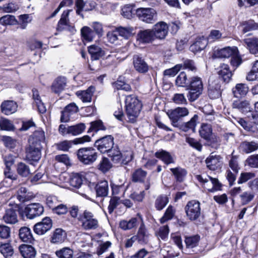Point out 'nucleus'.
<instances>
[{"label":"nucleus","instance_id":"nucleus-19","mask_svg":"<svg viewBox=\"0 0 258 258\" xmlns=\"http://www.w3.org/2000/svg\"><path fill=\"white\" fill-rule=\"evenodd\" d=\"M237 52L236 47H226L215 51L213 57L215 58H228L235 54Z\"/></svg>","mask_w":258,"mask_h":258},{"label":"nucleus","instance_id":"nucleus-12","mask_svg":"<svg viewBox=\"0 0 258 258\" xmlns=\"http://www.w3.org/2000/svg\"><path fill=\"white\" fill-rule=\"evenodd\" d=\"M143 222L142 216L138 214L135 217H132L128 220H123L120 221L119 227L123 230H129L136 228L140 223Z\"/></svg>","mask_w":258,"mask_h":258},{"label":"nucleus","instance_id":"nucleus-4","mask_svg":"<svg viewBox=\"0 0 258 258\" xmlns=\"http://www.w3.org/2000/svg\"><path fill=\"white\" fill-rule=\"evenodd\" d=\"M196 179L202 183L205 189L210 192H214L221 190L222 184L217 178H213L209 176L204 178L202 175H198L196 176Z\"/></svg>","mask_w":258,"mask_h":258},{"label":"nucleus","instance_id":"nucleus-38","mask_svg":"<svg viewBox=\"0 0 258 258\" xmlns=\"http://www.w3.org/2000/svg\"><path fill=\"white\" fill-rule=\"evenodd\" d=\"M20 251L24 258H34L36 251L33 247L28 245H22Z\"/></svg>","mask_w":258,"mask_h":258},{"label":"nucleus","instance_id":"nucleus-10","mask_svg":"<svg viewBox=\"0 0 258 258\" xmlns=\"http://www.w3.org/2000/svg\"><path fill=\"white\" fill-rule=\"evenodd\" d=\"M44 212L43 206L39 203H32L28 205L25 208L24 213L26 217L32 219L41 216Z\"/></svg>","mask_w":258,"mask_h":258},{"label":"nucleus","instance_id":"nucleus-2","mask_svg":"<svg viewBox=\"0 0 258 258\" xmlns=\"http://www.w3.org/2000/svg\"><path fill=\"white\" fill-rule=\"evenodd\" d=\"M78 220L82 228L85 230H94L99 226L98 221L94 215L87 210L79 215Z\"/></svg>","mask_w":258,"mask_h":258},{"label":"nucleus","instance_id":"nucleus-64","mask_svg":"<svg viewBox=\"0 0 258 258\" xmlns=\"http://www.w3.org/2000/svg\"><path fill=\"white\" fill-rule=\"evenodd\" d=\"M246 162L252 168H258V154L249 156L246 160Z\"/></svg>","mask_w":258,"mask_h":258},{"label":"nucleus","instance_id":"nucleus-50","mask_svg":"<svg viewBox=\"0 0 258 258\" xmlns=\"http://www.w3.org/2000/svg\"><path fill=\"white\" fill-rule=\"evenodd\" d=\"M58 258H73L74 252L69 247H64L55 252Z\"/></svg>","mask_w":258,"mask_h":258},{"label":"nucleus","instance_id":"nucleus-8","mask_svg":"<svg viewBox=\"0 0 258 258\" xmlns=\"http://www.w3.org/2000/svg\"><path fill=\"white\" fill-rule=\"evenodd\" d=\"M167 114L171 122V124L177 127L180 124L179 120L187 116L188 114V111L185 107H177L173 110L168 111Z\"/></svg>","mask_w":258,"mask_h":258},{"label":"nucleus","instance_id":"nucleus-52","mask_svg":"<svg viewBox=\"0 0 258 258\" xmlns=\"http://www.w3.org/2000/svg\"><path fill=\"white\" fill-rule=\"evenodd\" d=\"M0 252L6 258L11 256L13 254V249L9 243H4L0 245Z\"/></svg>","mask_w":258,"mask_h":258},{"label":"nucleus","instance_id":"nucleus-20","mask_svg":"<svg viewBox=\"0 0 258 258\" xmlns=\"http://www.w3.org/2000/svg\"><path fill=\"white\" fill-rule=\"evenodd\" d=\"M136 240L141 244H147L149 241V234L146 229L144 222L141 224L136 235H134Z\"/></svg>","mask_w":258,"mask_h":258},{"label":"nucleus","instance_id":"nucleus-57","mask_svg":"<svg viewBox=\"0 0 258 258\" xmlns=\"http://www.w3.org/2000/svg\"><path fill=\"white\" fill-rule=\"evenodd\" d=\"M16 23L17 20L12 15H7L0 18V24L3 25H13Z\"/></svg>","mask_w":258,"mask_h":258},{"label":"nucleus","instance_id":"nucleus-63","mask_svg":"<svg viewBox=\"0 0 258 258\" xmlns=\"http://www.w3.org/2000/svg\"><path fill=\"white\" fill-rule=\"evenodd\" d=\"M59 203L57 198L54 196H48L46 199V204L47 206L52 210L55 208Z\"/></svg>","mask_w":258,"mask_h":258},{"label":"nucleus","instance_id":"nucleus-61","mask_svg":"<svg viewBox=\"0 0 258 258\" xmlns=\"http://www.w3.org/2000/svg\"><path fill=\"white\" fill-rule=\"evenodd\" d=\"M182 69V64H177L172 68L165 70L164 71V75L169 77H173Z\"/></svg>","mask_w":258,"mask_h":258},{"label":"nucleus","instance_id":"nucleus-56","mask_svg":"<svg viewBox=\"0 0 258 258\" xmlns=\"http://www.w3.org/2000/svg\"><path fill=\"white\" fill-rule=\"evenodd\" d=\"M187 75L184 72H181L176 79V84L180 87H185L189 84Z\"/></svg>","mask_w":258,"mask_h":258},{"label":"nucleus","instance_id":"nucleus-6","mask_svg":"<svg viewBox=\"0 0 258 258\" xmlns=\"http://www.w3.org/2000/svg\"><path fill=\"white\" fill-rule=\"evenodd\" d=\"M138 18L147 23H152L156 20V11L152 8H140L136 10Z\"/></svg>","mask_w":258,"mask_h":258},{"label":"nucleus","instance_id":"nucleus-46","mask_svg":"<svg viewBox=\"0 0 258 258\" xmlns=\"http://www.w3.org/2000/svg\"><path fill=\"white\" fill-rule=\"evenodd\" d=\"M169 202V199L166 195H160L158 196L155 202V207L157 210H162Z\"/></svg>","mask_w":258,"mask_h":258},{"label":"nucleus","instance_id":"nucleus-36","mask_svg":"<svg viewBox=\"0 0 258 258\" xmlns=\"http://www.w3.org/2000/svg\"><path fill=\"white\" fill-rule=\"evenodd\" d=\"M249 91L248 86L243 83H239L236 84V85L232 89V92L234 95V97L244 96L247 95Z\"/></svg>","mask_w":258,"mask_h":258},{"label":"nucleus","instance_id":"nucleus-24","mask_svg":"<svg viewBox=\"0 0 258 258\" xmlns=\"http://www.w3.org/2000/svg\"><path fill=\"white\" fill-rule=\"evenodd\" d=\"M17 199L20 202L24 203L34 198V194L28 190L25 187H20L17 191Z\"/></svg>","mask_w":258,"mask_h":258},{"label":"nucleus","instance_id":"nucleus-22","mask_svg":"<svg viewBox=\"0 0 258 258\" xmlns=\"http://www.w3.org/2000/svg\"><path fill=\"white\" fill-rule=\"evenodd\" d=\"M67 80L64 77L60 76L57 77L53 82L51 86V90L54 93L58 94L66 87Z\"/></svg>","mask_w":258,"mask_h":258},{"label":"nucleus","instance_id":"nucleus-7","mask_svg":"<svg viewBox=\"0 0 258 258\" xmlns=\"http://www.w3.org/2000/svg\"><path fill=\"white\" fill-rule=\"evenodd\" d=\"M114 145V138L111 135L105 136L97 140L95 143L94 146L101 153H107Z\"/></svg>","mask_w":258,"mask_h":258},{"label":"nucleus","instance_id":"nucleus-40","mask_svg":"<svg viewBox=\"0 0 258 258\" xmlns=\"http://www.w3.org/2000/svg\"><path fill=\"white\" fill-rule=\"evenodd\" d=\"M147 172L141 168L136 169L132 174V178L135 182H144Z\"/></svg>","mask_w":258,"mask_h":258},{"label":"nucleus","instance_id":"nucleus-32","mask_svg":"<svg viewBox=\"0 0 258 258\" xmlns=\"http://www.w3.org/2000/svg\"><path fill=\"white\" fill-rule=\"evenodd\" d=\"M238 28L241 31L242 33L244 34L250 31L258 29V23L252 20L244 21L239 24Z\"/></svg>","mask_w":258,"mask_h":258},{"label":"nucleus","instance_id":"nucleus-28","mask_svg":"<svg viewBox=\"0 0 258 258\" xmlns=\"http://www.w3.org/2000/svg\"><path fill=\"white\" fill-rule=\"evenodd\" d=\"M170 170L174 176L176 181L179 182L183 181L187 174V170L180 166L171 168Z\"/></svg>","mask_w":258,"mask_h":258},{"label":"nucleus","instance_id":"nucleus-29","mask_svg":"<svg viewBox=\"0 0 258 258\" xmlns=\"http://www.w3.org/2000/svg\"><path fill=\"white\" fill-rule=\"evenodd\" d=\"M17 107L14 101H6L1 105L2 111L6 115L11 114L16 111Z\"/></svg>","mask_w":258,"mask_h":258},{"label":"nucleus","instance_id":"nucleus-62","mask_svg":"<svg viewBox=\"0 0 258 258\" xmlns=\"http://www.w3.org/2000/svg\"><path fill=\"white\" fill-rule=\"evenodd\" d=\"M222 34L219 30H212L211 31L207 39L208 42H214L219 40L221 38H222Z\"/></svg>","mask_w":258,"mask_h":258},{"label":"nucleus","instance_id":"nucleus-54","mask_svg":"<svg viewBox=\"0 0 258 258\" xmlns=\"http://www.w3.org/2000/svg\"><path fill=\"white\" fill-rule=\"evenodd\" d=\"M175 212V209L171 206H169L166 209L164 215L160 219V222L164 223L173 218Z\"/></svg>","mask_w":258,"mask_h":258},{"label":"nucleus","instance_id":"nucleus-14","mask_svg":"<svg viewBox=\"0 0 258 258\" xmlns=\"http://www.w3.org/2000/svg\"><path fill=\"white\" fill-rule=\"evenodd\" d=\"M205 162L207 168L212 171L220 169L223 165L222 158L220 155H213V153L207 158Z\"/></svg>","mask_w":258,"mask_h":258},{"label":"nucleus","instance_id":"nucleus-25","mask_svg":"<svg viewBox=\"0 0 258 258\" xmlns=\"http://www.w3.org/2000/svg\"><path fill=\"white\" fill-rule=\"evenodd\" d=\"M155 39L154 32L151 29L141 31L138 34V40L142 43H150Z\"/></svg>","mask_w":258,"mask_h":258},{"label":"nucleus","instance_id":"nucleus-31","mask_svg":"<svg viewBox=\"0 0 258 258\" xmlns=\"http://www.w3.org/2000/svg\"><path fill=\"white\" fill-rule=\"evenodd\" d=\"M239 148L242 152L248 154L258 149V143L253 141H244L241 143Z\"/></svg>","mask_w":258,"mask_h":258},{"label":"nucleus","instance_id":"nucleus-26","mask_svg":"<svg viewBox=\"0 0 258 258\" xmlns=\"http://www.w3.org/2000/svg\"><path fill=\"white\" fill-rule=\"evenodd\" d=\"M218 74L226 83H228L232 76V72L230 70L228 64H222L218 68Z\"/></svg>","mask_w":258,"mask_h":258},{"label":"nucleus","instance_id":"nucleus-43","mask_svg":"<svg viewBox=\"0 0 258 258\" xmlns=\"http://www.w3.org/2000/svg\"><path fill=\"white\" fill-rule=\"evenodd\" d=\"M107 153L113 163H119L120 162L121 153L117 147L113 148V147Z\"/></svg>","mask_w":258,"mask_h":258},{"label":"nucleus","instance_id":"nucleus-48","mask_svg":"<svg viewBox=\"0 0 258 258\" xmlns=\"http://www.w3.org/2000/svg\"><path fill=\"white\" fill-rule=\"evenodd\" d=\"M85 128V124L83 123H80L74 125L69 126L68 131L70 134L77 136L82 133Z\"/></svg>","mask_w":258,"mask_h":258},{"label":"nucleus","instance_id":"nucleus-44","mask_svg":"<svg viewBox=\"0 0 258 258\" xmlns=\"http://www.w3.org/2000/svg\"><path fill=\"white\" fill-rule=\"evenodd\" d=\"M71 10H67L64 11L61 15V18L58 22L57 25V30L61 31L63 29H66L69 26V19L68 16Z\"/></svg>","mask_w":258,"mask_h":258},{"label":"nucleus","instance_id":"nucleus-39","mask_svg":"<svg viewBox=\"0 0 258 258\" xmlns=\"http://www.w3.org/2000/svg\"><path fill=\"white\" fill-rule=\"evenodd\" d=\"M19 237L24 242L32 243L34 241L30 229L26 227L20 228L19 230Z\"/></svg>","mask_w":258,"mask_h":258},{"label":"nucleus","instance_id":"nucleus-21","mask_svg":"<svg viewBox=\"0 0 258 258\" xmlns=\"http://www.w3.org/2000/svg\"><path fill=\"white\" fill-rule=\"evenodd\" d=\"M134 67L137 71L140 73H145L148 72L149 67L145 60L140 56L135 55L133 58Z\"/></svg>","mask_w":258,"mask_h":258},{"label":"nucleus","instance_id":"nucleus-9","mask_svg":"<svg viewBox=\"0 0 258 258\" xmlns=\"http://www.w3.org/2000/svg\"><path fill=\"white\" fill-rule=\"evenodd\" d=\"M190 97H199L203 91V84L201 78L195 76L191 77L189 81Z\"/></svg>","mask_w":258,"mask_h":258},{"label":"nucleus","instance_id":"nucleus-1","mask_svg":"<svg viewBox=\"0 0 258 258\" xmlns=\"http://www.w3.org/2000/svg\"><path fill=\"white\" fill-rule=\"evenodd\" d=\"M127 116L130 122H134L139 116L142 104L138 98H126L125 100Z\"/></svg>","mask_w":258,"mask_h":258},{"label":"nucleus","instance_id":"nucleus-33","mask_svg":"<svg viewBox=\"0 0 258 258\" xmlns=\"http://www.w3.org/2000/svg\"><path fill=\"white\" fill-rule=\"evenodd\" d=\"M243 42L251 53L256 54L258 53V38H245L243 40Z\"/></svg>","mask_w":258,"mask_h":258},{"label":"nucleus","instance_id":"nucleus-49","mask_svg":"<svg viewBox=\"0 0 258 258\" xmlns=\"http://www.w3.org/2000/svg\"><path fill=\"white\" fill-rule=\"evenodd\" d=\"M200 136L205 140H209L212 135V128L210 124H203L199 131Z\"/></svg>","mask_w":258,"mask_h":258},{"label":"nucleus","instance_id":"nucleus-13","mask_svg":"<svg viewBox=\"0 0 258 258\" xmlns=\"http://www.w3.org/2000/svg\"><path fill=\"white\" fill-rule=\"evenodd\" d=\"M52 226L51 219L48 217L42 219L41 221L35 224L33 227L34 232L39 235H43L49 231Z\"/></svg>","mask_w":258,"mask_h":258},{"label":"nucleus","instance_id":"nucleus-18","mask_svg":"<svg viewBox=\"0 0 258 258\" xmlns=\"http://www.w3.org/2000/svg\"><path fill=\"white\" fill-rule=\"evenodd\" d=\"M154 32V36L155 39H164L168 33V28L167 25L163 22L157 23L152 29Z\"/></svg>","mask_w":258,"mask_h":258},{"label":"nucleus","instance_id":"nucleus-3","mask_svg":"<svg viewBox=\"0 0 258 258\" xmlns=\"http://www.w3.org/2000/svg\"><path fill=\"white\" fill-rule=\"evenodd\" d=\"M77 156L80 161L84 164L89 165L97 160L98 153L92 147L82 148L78 150Z\"/></svg>","mask_w":258,"mask_h":258},{"label":"nucleus","instance_id":"nucleus-41","mask_svg":"<svg viewBox=\"0 0 258 258\" xmlns=\"http://www.w3.org/2000/svg\"><path fill=\"white\" fill-rule=\"evenodd\" d=\"M120 36L125 39H128L134 34V29L132 27H119L116 28Z\"/></svg>","mask_w":258,"mask_h":258},{"label":"nucleus","instance_id":"nucleus-51","mask_svg":"<svg viewBox=\"0 0 258 258\" xmlns=\"http://www.w3.org/2000/svg\"><path fill=\"white\" fill-rule=\"evenodd\" d=\"M106 129L104 125L103 122L101 120H97L90 123V127L88 131V133L91 132H97L100 130L104 131Z\"/></svg>","mask_w":258,"mask_h":258},{"label":"nucleus","instance_id":"nucleus-17","mask_svg":"<svg viewBox=\"0 0 258 258\" xmlns=\"http://www.w3.org/2000/svg\"><path fill=\"white\" fill-rule=\"evenodd\" d=\"M17 213L18 207L17 206L6 209L3 217V221L9 224L16 223L18 221Z\"/></svg>","mask_w":258,"mask_h":258},{"label":"nucleus","instance_id":"nucleus-16","mask_svg":"<svg viewBox=\"0 0 258 258\" xmlns=\"http://www.w3.org/2000/svg\"><path fill=\"white\" fill-rule=\"evenodd\" d=\"M41 149L29 144L26 150V158L29 161H38L41 158Z\"/></svg>","mask_w":258,"mask_h":258},{"label":"nucleus","instance_id":"nucleus-5","mask_svg":"<svg viewBox=\"0 0 258 258\" xmlns=\"http://www.w3.org/2000/svg\"><path fill=\"white\" fill-rule=\"evenodd\" d=\"M185 211L188 219L190 221L197 220L201 214L200 203L196 200L187 202L185 207Z\"/></svg>","mask_w":258,"mask_h":258},{"label":"nucleus","instance_id":"nucleus-34","mask_svg":"<svg viewBox=\"0 0 258 258\" xmlns=\"http://www.w3.org/2000/svg\"><path fill=\"white\" fill-rule=\"evenodd\" d=\"M198 119V115L195 114L189 121L182 124H180L179 126L177 127L185 132H188L189 131L195 132Z\"/></svg>","mask_w":258,"mask_h":258},{"label":"nucleus","instance_id":"nucleus-60","mask_svg":"<svg viewBox=\"0 0 258 258\" xmlns=\"http://www.w3.org/2000/svg\"><path fill=\"white\" fill-rule=\"evenodd\" d=\"M17 172L22 176L26 177L30 173L29 167L23 163L18 164Z\"/></svg>","mask_w":258,"mask_h":258},{"label":"nucleus","instance_id":"nucleus-23","mask_svg":"<svg viewBox=\"0 0 258 258\" xmlns=\"http://www.w3.org/2000/svg\"><path fill=\"white\" fill-rule=\"evenodd\" d=\"M156 158L161 160L166 165L174 163L175 160L171 154L164 150L161 149L155 153Z\"/></svg>","mask_w":258,"mask_h":258},{"label":"nucleus","instance_id":"nucleus-53","mask_svg":"<svg viewBox=\"0 0 258 258\" xmlns=\"http://www.w3.org/2000/svg\"><path fill=\"white\" fill-rule=\"evenodd\" d=\"M83 179L82 176L78 174H73L70 178V185L76 188H79L82 184Z\"/></svg>","mask_w":258,"mask_h":258},{"label":"nucleus","instance_id":"nucleus-35","mask_svg":"<svg viewBox=\"0 0 258 258\" xmlns=\"http://www.w3.org/2000/svg\"><path fill=\"white\" fill-rule=\"evenodd\" d=\"M88 50L93 60H98L104 55V51L102 49L96 45L90 46Z\"/></svg>","mask_w":258,"mask_h":258},{"label":"nucleus","instance_id":"nucleus-59","mask_svg":"<svg viewBox=\"0 0 258 258\" xmlns=\"http://www.w3.org/2000/svg\"><path fill=\"white\" fill-rule=\"evenodd\" d=\"M240 198L241 205H245L253 200L254 195L251 192L245 191L240 195Z\"/></svg>","mask_w":258,"mask_h":258},{"label":"nucleus","instance_id":"nucleus-42","mask_svg":"<svg viewBox=\"0 0 258 258\" xmlns=\"http://www.w3.org/2000/svg\"><path fill=\"white\" fill-rule=\"evenodd\" d=\"M81 36L83 40L91 42L95 37L94 31L89 27L84 26L81 30Z\"/></svg>","mask_w":258,"mask_h":258},{"label":"nucleus","instance_id":"nucleus-30","mask_svg":"<svg viewBox=\"0 0 258 258\" xmlns=\"http://www.w3.org/2000/svg\"><path fill=\"white\" fill-rule=\"evenodd\" d=\"M95 189L97 197H106L108 193V182L106 180L99 182L95 186Z\"/></svg>","mask_w":258,"mask_h":258},{"label":"nucleus","instance_id":"nucleus-45","mask_svg":"<svg viewBox=\"0 0 258 258\" xmlns=\"http://www.w3.org/2000/svg\"><path fill=\"white\" fill-rule=\"evenodd\" d=\"M66 237V233L61 229H56L51 238L52 243H60L63 241Z\"/></svg>","mask_w":258,"mask_h":258},{"label":"nucleus","instance_id":"nucleus-55","mask_svg":"<svg viewBox=\"0 0 258 258\" xmlns=\"http://www.w3.org/2000/svg\"><path fill=\"white\" fill-rule=\"evenodd\" d=\"M113 86L117 90H122L127 92L131 91L132 89L129 84L121 80L120 78L113 84Z\"/></svg>","mask_w":258,"mask_h":258},{"label":"nucleus","instance_id":"nucleus-15","mask_svg":"<svg viewBox=\"0 0 258 258\" xmlns=\"http://www.w3.org/2000/svg\"><path fill=\"white\" fill-rule=\"evenodd\" d=\"M45 137L44 132L39 128L35 131L29 139V143L40 148H42V144L45 143Z\"/></svg>","mask_w":258,"mask_h":258},{"label":"nucleus","instance_id":"nucleus-47","mask_svg":"<svg viewBox=\"0 0 258 258\" xmlns=\"http://www.w3.org/2000/svg\"><path fill=\"white\" fill-rule=\"evenodd\" d=\"M200 240V236L198 235L186 236L185 237L184 242L186 244V248H192L196 247Z\"/></svg>","mask_w":258,"mask_h":258},{"label":"nucleus","instance_id":"nucleus-27","mask_svg":"<svg viewBox=\"0 0 258 258\" xmlns=\"http://www.w3.org/2000/svg\"><path fill=\"white\" fill-rule=\"evenodd\" d=\"M208 40L204 37H200L197 38L196 41L190 46V50L197 52L206 48L208 44Z\"/></svg>","mask_w":258,"mask_h":258},{"label":"nucleus","instance_id":"nucleus-11","mask_svg":"<svg viewBox=\"0 0 258 258\" xmlns=\"http://www.w3.org/2000/svg\"><path fill=\"white\" fill-rule=\"evenodd\" d=\"M91 138L87 135L84 136L81 138H78L73 141H64L56 144L57 150L63 151H67L71 148L72 144H83L85 142H90Z\"/></svg>","mask_w":258,"mask_h":258},{"label":"nucleus","instance_id":"nucleus-37","mask_svg":"<svg viewBox=\"0 0 258 258\" xmlns=\"http://www.w3.org/2000/svg\"><path fill=\"white\" fill-rule=\"evenodd\" d=\"M234 108L238 109L244 113L251 112V107L248 101L246 100H237L233 103Z\"/></svg>","mask_w":258,"mask_h":258},{"label":"nucleus","instance_id":"nucleus-58","mask_svg":"<svg viewBox=\"0 0 258 258\" xmlns=\"http://www.w3.org/2000/svg\"><path fill=\"white\" fill-rule=\"evenodd\" d=\"M98 169L103 172L108 171L111 167V164L108 159L106 157L102 158L98 164Z\"/></svg>","mask_w":258,"mask_h":258}]
</instances>
